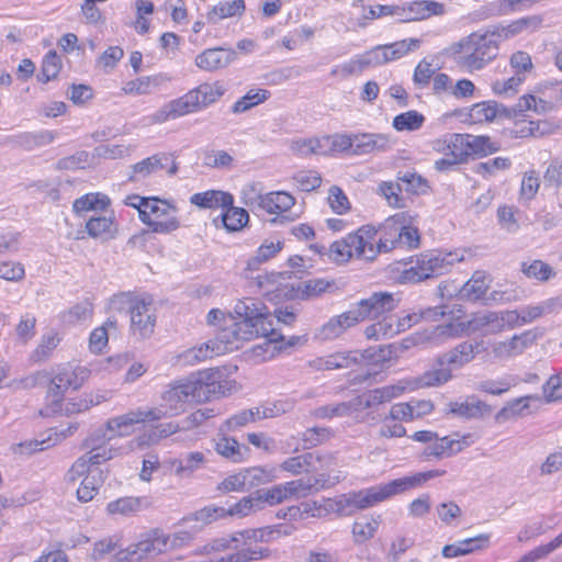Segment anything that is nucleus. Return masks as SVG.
<instances>
[{"label": "nucleus", "instance_id": "1", "mask_svg": "<svg viewBox=\"0 0 562 562\" xmlns=\"http://www.w3.org/2000/svg\"><path fill=\"white\" fill-rule=\"evenodd\" d=\"M233 382L218 369H207L191 373L176 381L162 394L165 414L178 415L186 404L202 403L231 394Z\"/></svg>", "mask_w": 562, "mask_h": 562}, {"label": "nucleus", "instance_id": "2", "mask_svg": "<svg viewBox=\"0 0 562 562\" xmlns=\"http://www.w3.org/2000/svg\"><path fill=\"white\" fill-rule=\"evenodd\" d=\"M445 474V470H430L395 479L386 484L375 485L351 494L345 499L346 506L351 508L350 512L355 509H366L394 495L419 487L427 481Z\"/></svg>", "mask_w": 562, "mask_h": 562}, {"label": "nucleus", "instance_id": "3", "mask_svg": "<svg viewBox=\"0 0 562 562\" xmlns=\"http://www.w3.org/2000/svg\"><path fill=\"white\" fill-rule=\"evenodd\" d=\"M482 350H484L483 340H465L458 344L435 359L434 368L424 372L420 376L422 385L439 386L449 382L453 378V370L461 369L470 363Z\"/></svg>", "mask_w": 562, "mask_h": 562}, {"label": "nucleus", "instance_id": "4", "mask_svg": "<svg viewBox=\"0 0 562 562\" xmlns=\"http://www.w3.org/2000/svg\"><path fill=\"white\" fill-rule=\"evenodd\" d=\"M454 61L472 72L483 69L498 54L497 41L488 34L473 32L451 46Z\"/></svg>", "mask_w": 562, "mask_h": 562}, {"label": "nucleus", "instance_id": "5", "mask_svg": "<svg viewBox=\"0 0 562 562\" xmlns=\"http://www.w3.org/2000/svg\"><path fill=\"white\" fill-rule=\"evenodd\" d=\"M374 237V227L362 226L356 233L334 241L328 248L327 256L337 263H345L353 256L372 261L375 259Z\"/></svg>", "mask_w": 562, "mask_h": 562}, {"label": "nucleus", "instance_id": "6", "mask_svg": "<svg viewBox=\"0 0 562 562\" xmlns=\"http://www.w3.org/2000/svg\"><path fill=\"white\" fill-rule=\"evenodd\" d=\"M234 313L239 322L251 325L250 329H257L258 335L266 337L268 342H280L283 335L273 327V318L262 301L255 297L238 300L234 306Z\"/></svg>", "mask_w": 562, "mask_h": 562}, {"label": "nucleus", "instance_id": "7", "mask_svg": "<svg viewBox=\"0 0 562 562\" xmlns=\"http://www.w3.org/2000/svg\"><path fill=\"white\" fill-rule=\"evenodd\" d=\"M457 254L427 252L416 257L415 266L405 269L401 274L404 283H418L447 273L454 262L459 261Z\"/></svg>", "mask_w": 562, "mask_h": 562}, {"label": "nucleus", "instance_id": "8", "mask_svg": "<svg viewBox=\"0 0 562 562\" xmlns=\"http://www.w3.org/2000/svg\"><path fill=\"white\" fill-rule=\"evenodd\" d=\"M111 308L121 311L127 308L131 314V329L145 338L153 334L156 324V316L153 311L151 301L133 297L127 293H120L112 296Z\"/></svg>", "mask_w": 562, "mask_h": 562}, {"label": "nucleus", "instance_id": "9", "mask_svg": "<svg viewBox=\"0 0 562 562\" xmlns=\"http://www.w3.org/2000/svg\"><path fill=\"white\" fill-rule=\"evenodd\" d=\"M396 179L397 183L384 181L379 186V191L393 207H405V199L401 195L403 186L406 192L416 195L426 194L430 190L428 180L414 170L398 171Z\"/></svg>", "mask_w": 562, "mask_h": 562}, {"label": "nucleus", "instance_id": "10", "mask_svg": "<svg viewBox=\"0 0 562 562\" xmlns=\"http://www.w3.org/2000/svg\"><path fill=\"white\" fill-rule=\"evenodd\" d=\"M499 312H486L474 315L467 323H447L436 326L430 336V340L440 338H456L462 336L464 331H480L486 329L487 333H499Z\"/></svg>", "mask_w": 562, "mask_h": 562}, {"label": "nucleus", "instance_id": "11", "mask_svg": "<svg viewBox=\"0 0 562 562\" xmlns=\"http://www.w3.org/2000/svg\"><path fill=\"white\" fill-rule=\"evenodd\" d=\"M370 350H366V353H359L358 351H339L325 357H318L308 362V366L315 370H335V369H347L352 364L358 363L361 359L372 358L375 362H384L391 358V346L380 347L379 353H369Z\"/></svg>", "mask_w": 562, "mask_h": 562}, {"label": "nucleus", "instance_id": "12", "mask_svg": "<svg viewBox=\"0 0 562 562\" xmlns=\"http://www.w3.org/2000/svg\"><path fill=\"white\" fill-rule=\"evenodd\" d=\"M232 324L223 327L216 336V352L224 353L238 350L243 347L244 342L250 341L257 337V329H250L251 325L234 321L231 318Z\"/></svg>", "mask_w": 562, "mask_h": 562}, {"label": "nucleus", "instance_id": "13", "mask_svg": "<svg viewBox=\"0 0 562 562\" xmlns=\"http://www.w3.org/2000/svg\"><path fill=\"white\" fill-rule=\"evenodd\" d=\"M167 551V533L160 528H153L139 536L138 541L127 549L125 559L138 562L148 557H156Z\"/></svg>", "mask_w": 562, "mask_h": 562}, {"label": "nucleus", "instance_id": "14", "mask_svg": "<svg viewBox=\"0 0 562 562\" xmlns=\"http://www.w3.org/2000/svg\"><path fill=\"white\" fill-rule=\"evenodd\" d=\"M398 305V300L390 292H374L355 304L361 321L385 317Z\"/></svg>", "mask_w": 562, "mask_h": 562}, {"label": "nucleus", "instance_id": "15", "mask_svg": "<svg viewBox=\"0 0 562 562\" xmlns=\"http://www.w3.org/2000/svg\"><path fill=\"white\" fill-rule=\"evenodd\" d=\"M196 111H199V102L196 95L190 90L182 97L164 104L150 116V121L153 123H164Z\"/></svg>", "mask_w": 562, "mask_h": 562}, {"label": "nucleus", "instance_id": "16", "mask_svg": "<svg viewBox=\"0 0 562 562\" xmlns=\"http://www.w3.org/2000/svg\"><path fill=\"white\" fill-rule=\"evenodd\" d=\"M295 203V199L285 191L270 192L267 194L258 195V205L270 214H278L271 220L272 224H283L290 222L291 218L288 215H281L289 211Z\"/></svg>", "mask_w": 562, "mask_h": 562}, {"label": "nucleus", "instance_id": "17", "mask_svg": "<svg viewBox=\"0 0 562 562\" xmlns=\"http://www.w3.org/2000/svg\"><path fill=\"white\" fill-rule=\"evenodd\" d=\"M403 218V214H396L385 220L379 229L374 228L375 235L379 234V240L374 246L375 256L398 248L401 232L404 229Z\"/></svg>", "mask_w": 562, "mask_h": 562}, {"label": "nucleus", "instance_id": "18", "mask_svg": "<svg viewBox=\"0 0 562 562\" xmlns=\"http://www.w3.org/2000/svg\"><path fill=\"white\" fill-rule=\"evenodd\" d=\"M236 59L232 48L214 47L203 50L195 57V65L206 71H215L228 66Z\"/></svg>", "mask_w": 562, "mask_h": 562}, {"label": "nucleus", "instance_id": "19", "mask_svg": "<svg viewBox=\"0 0 562 562\" xmlns=\"http://www.w3.org/2000/svg\"><path fill=\"white\" fill-rule=\"evenodd\" d=\"M400 10L403 13L402 22L425 20L432 15H442L446 12L445 4L434 0L412 1L400 7Z\"/></svg>", "mask_w": 562, "mask_h": 562}, {"label": "nucleus", "instance_id": "20", "mask_svg": "<svg viewBox=\"0 0 562 562\" xmlns=\"http://www.w3.org/2000/svg\"><path fill=\"white\" fill-rule=\"evenodd\" d=\"M132 199L138 201L139 218L144 224H148L154 221L151 215H154L156 218H161L168 216L170 212H176L175 206L165 200H160L157 196L144 198L134 194Z\"/></svg>", "mask_w": 562, "mask_h": 562}, {"label": "nucleus", "instance_id": "21", "mask_svg": "<svg viewBox=\"0 0 562 562\" xmlns=\"http://www.w3.org/2000/svg\"><path fill=\"white\" fill-rule=\"evenodd\" d=\"M111 439L112 436L106 438L105 431L103 429H99L86 440L85 446L90 448V450L86 452L85 456L92 468H98L97 465H100L114 457V452L116 451L115 449L106 448L101 445L103 440Z\"/></svg>", "mask_w": 562, "mask_h": 562}, {"label": "nucleus", "instance_id": "22", "mask_svg": "<svg viewBox=\"0 0 562 562\" xmlns=\"http://www.w3.org/2000/svg\"><path fill=\"white\" fill-rule=\"evenodd\" d=\"M171 155L168 153L154 154L132 166V172L127 177L128 182H138L150 175L165 168Z\"/></svg>", "mask_w": 562, "mask_h": 562}, {"label": "nucleus", "instance_id": "23", "mask_svg": "<svg viewBox=\"0 0 562 562\" xmlns=\"http://www.w3.org/2000/svg\"><path fill=\"white\" fill-rule=\"evenodd\" d=\"M491 413L492 407L480 400L450 402L446 409V414H451L465 419L481 418L490 415Z\"/></svg>", "mask_w": 562, "mask_h": 562}, {"label": "nucleus", "instance_id": "24", "mask_svg": "<svg viewBox=\"0 0 562 562\" xmlns=\"http://www.w3.org/2000/svg\"><path fill=\"white\" fill-rule=\"evenodd\" d=\"M353 143V155L386 151L390 148V137L385 134H355Z\"/></svg>", "mask_w": 562, "mask_h": 562}, {"label": "nucleus", "instance_id": "25", "mask_svg": "<svg viewBox=\"0 0 562 562\" xmlns=\"http://www.w3.org/2000/svg\"><path fill=\"white\" fill-rule=\"evenodd\" d=\"M215 451L234 463L246 461L251 452L248 446L241 445L226 435L220 436L215 441Z\"/></svg>", "mask_w": 562, "mask_h": 562}, {"label": "nucleus", "instance_id": "26", "mask_svg": "<svg viewBox=\"0 0 562 562\" xmlns=\"http://www.w3.org/2000/svg\"><path fill=\"white\" fill-rule=\"evenodd\" d=\"M324 459H330V457L306 452L285 459L281 463L280 468L293 475H299L303 472L316 471L317 468L315 467V462H322Z\"/></svg>", "mask_w": 562, "mask_h": 562}, {"label": "nucleus", "instance_id": "27", "mask_svg": "<svg viewBox=\"0 0 562 562\" xmlns=\"http://www.w3.org/2000/svg\"><path fill=\"white\" fill-rule=\"evenodd\" d=\"M190 202L201 209H216L233 204L234 198L229 192L209 190L191 195Z\"/></svg>", "mask_w": 562, "mask_h": 562}, {"label": "nucleus", "instance_id": "28", "mask_svg": "<svg viewBox=\"0 0 562 562\" xmlns=\"http://www.w3.org/2000/svg\"><path fill=\"white\" fill-rule=\"evenodd\" d=\"M463 447L464 441L452 439L449 436L441 438L437 436V439H434V441L424 449L423 454L441 459L460 452Z\"/></svg>", "mask_w": 562, "mask_h": 562}, {"label": "nucleus", "instance_id": "29", "mask_svg": "<svg viewBox=\"0 0 562 562\" xmlns=\"http://www.w3.org/2000/svg\"><path fill=\"white\" fill-rule=\"evenodd\" d=\"M507 106L498 104L496 101H483L471 106L469 116L472 122H491L497 116L505 117Z\"/></svg>", "mask_w": 562, "mask_h": 562}, {"label": "nucleus", "instance_id": "30", "mask_svg": "<svg viewBox=\"0 0 562 562\" xmlns=\"http://www.w3.org/2000/svg\"><path fill=\"white\" fill-rule=\"evenodd\" d=\"M464 135V148L468 151V159L471 156L485 157L499 150L497 143L492 142L490 136L486 135Z\"/></svg>", "mask_w": 562, "mask_h": 562}, {"label": "nucleus", "instance_id": "31", "mask_svg": "<svg viewBox=\"0 0 562 562\" xmlns=\"http://www.w3.org/2000/svg\"><path fill=\"white\" fill-rule=\"evenodd\" d=\"M105 479L106 475L103 470L92 469L91 473H88V475L82 479L77 490V498L82 503L92 501Z\"/></svg>", "mask_w": 562, "mask_h": 562}, {"label": "nucleus", "instance_id": "32", "mask_svg": "<svg viewBox=\"0 0 562 562\" xmlns=\"http://www.w3.org/2000/svg\"><path fill=\"white\" fill-rule=\"evenodd\" d=\"M434 148L438 151L449 150L448 156L458 159L460 162H468V151L464 148L463 134H450L445 139L434 142Z\"/></svg>", "mask_w": 562, "mask_h": 562}, {"label": "nucleus", "instance_id": "33", "mask_svg": "<svg viewBox=\"0 0 562 562\" xmlns=\"http://www.w3.org/2000/svg\"><path fill=\"white\" fill-rule=\"evenodd\" d=\"M488 289L484 271H475L472 278L460 289V297L470 302L482 299Z\"/></svg>", "mask_w": 562, "mask_h": 562}, {"label": "nucleus", "instance_id": "34", "mask_svg": "<svg viewBox=\"0 0 562 562\" xmlns=\"http://www.w3.org/2000/svg\"><path fill=\"white\" fill-rule=\"evenodd\" d=\"M405 387L400 385H386L366 392V408H373L381 404L391 402L393 398L398 397Z\"/></svg>", "mask_w": 562, "mask_h": 562}, {"label": "nucleus", "instance_id": "35", "mask_svg": "<svg viewBox=\"0 0 562 562\" xmlns=\"http://www.w3.org/2000/svg\"><path fill=\"white\" fill-rule=\"evenodd\" d=\"M205 463L204 453L194 451L186 453L173 461L175 472L180 477H190L194 471L199 470Z\"/></svg>", "mask_w": 562, "mask_h": 562}, {"label": "nucleus", "instance_id": "36", "mask_svg": "<svg viewBox=\"0 0 562 562\" xmlns=\"http://www.w3.org/2000/svg\"><path fill=\"white\" fill-rule=\"evenodd\" d=\"M246 10L244 0H233L232 2H220L214 5L207 13L206 19L211 23H216L220 20L240 16Z\"/></svg>", "mask_w": 562, "mask_h": 562}, {"label": "nucleus", "instance_id": "37", "mask_svg": "<svg viewBox=\"0 0 562 562\" xmlns=\"http://www.w3.org/2000/svg\"><path fill=\"white\" fill-rule=\"evenodd\" d=\"M191 92L196 95L199 110H201L217 101L225 93V88L220 81L204 82L191 89Z\"/></svg>", "mask_w": 562, "mask_h": 562}, {"label": "nucleus", "instance_id": "38", "mask_svg": "<svg viewBox=\"0 0 562 562\" xmlns=\"http://www.w3.org/2000/svg\"><path fill=\"white\" fill-rule=\"evenodd\" d=\"M224 209L225 211L222 214V223L227 232H239L247 225L249 214L245 209L234 206L233 204L227 205Z\"/></svg>", "mask_w": 562, "mask_h": 562}, {"label": "nucleus", "instance_id": "39", "mask_svg": "<svg viewBox=\"0 0 562 562\" xmlns=\"http://www.w3.org/2000/svg\"><path fill=\"white\" fill-rule=\"evenodd\" d=\"M546 329L543 327H535L526 330L519 335H514L509 340L515 356L521 355L527 348L535 345L540 338L544 336Z\"/></svg>", "mask_w": 562, "mask_h": 562}, {"label": "nucleus", "instance_id": "40", "mask_svg": "<svg viewBox=\"0 0 562 562\" xmlns=\"http://www.w3.org/2000/svg\"><path fill=\"white\" fill-rule=\"evenodd\" d=\"M110 205V199L100 193H89L76 199L72 205L75 213L86 211H104Z\"/></svg>", "mask_w": 562, "mask_h": 562}, {"label": "nucleus", "instance_id": "41", "mask_svg": "<svg viewBox=\"0 0 562 562\" xmlns=\"http://www.w3.org/2000/svg\"><path fill=\"white\" fill-rule=\"evenodd\" d=\"M271 93L266 89L249 90L244 97L238 99L232 106L234 114L244 113L254 106L263 103L270 98Z\"/></svg>", "mask_w": 562, "mask_h": 562}, {"label": "nucleus", "instance_id": "42", "mask_svg": "<svg viewBox=\"0 0 562 562\" xmlns=\"http://www.w3.org/2000/svg\"><path fill=\"white\" fill-rule=\"evenodd\" d=\"M335 290H337V286L334 280L322 278L311 279L299 285V291L302 292L303 299L319 296L326 292H334Z\"/></svg>", "mask_w": 562, "mask_h": 562}, {"label": "nucleus", "instance_id": "43", "mask_svg": "<svg viewBox=\"0 0 562 562\" xmlns=\"http://www.w3.org/2000/svg\"><path fill=\"white\" fill-rule=\"evenodd\" d=\"M60 342V337L57 333H49L43 335L40 344L31 353V360L33 362L46 361Z\"/></svg>", "mask_w": 562, "mask_h": 562}, {"label": "nucleus", "instance_id": "44", "mask_svg": "<svg viewBox=\"0 0 562 562\" xmlns=\"http://www.w3.org/2000/svg\"><path fill=\"white\" fill-rule=\"evenodd\" d=\"M257 499H259L260 506L263 503L269 504L270 506L280 504L291 497V494L288 491L286 482L283 484L274 485L270 488H260L257 490Z\"/></svg>", "mask_w": 562, "mask_h": 562}, {"label": "nucleus", "instance_id": "45", "mask_svg": "<svg viewBox=\"0 0 562 562\" xmlns=\"http://www.w3.org/2000/svg\"><path fill=\"white\" fill-rule=\"evenodd\" d=\"M61 69V60L55 50H49L43 58L37 80L46 83L55 79Z\"/></svg>", "mask_w": 562, "mask_h": 562}, {"label": "nucleus", "instance_id": "46", "mask_svg": "<svg viewBox=\"0 0 562 562\" xmlns=\"http://www.w3.org/2000/svg\"><path fill=\"white\" fill-rule=\"evenodd\" d=\"M283 247V243L278 241H265L257 250L255 257L250 258L247 265L248 270H257L262 263L274 257Z\"/></svg>", "mask_w": 562, "mask_h": 562}, {"label": "nucleus", "instance_id": "47", "mask_svg": "<svg viewBox=\"0 0 562 562\" xmlns=\"http://www.w3.org/2000/svg\"><path fill=\"white\" fill-rule=\"evenodd\" d=\"M425 122V116L415 111L411 110L404 113L396 115L393 119V127L396 131H417L419 130Z\"/></svg>", "mask_w": 562, "mask_h": 562}, {"label": "nucleus", "instance_id": "48", "mask_svg": "<svg viewBox=\"0 0 562 562\" xmlns=\"http://www.w3.org/2000/svg\"><path fill=\"white\" fill-rule=\"evenodd\" d=\"M142 498L138 497H121L108 504L106 510L110 515L128 516L140 510Z\"/></svg>", "mask_w": 562, "mask_h": 562}, {"label": "nucleus", "instance_id": "49", "mask_svg": "<svg viewBox=\"0 0 562 562\" xmlns=\"http://www.w3.org/2000/svg\"><path fill=\"white\" fill-rule=\"evenodd\" d=\"M257 420H260V408L254 407L240 411L233 415L225 422V425L228 431H236L239 428Z\"/></svg>", "mask_w": 562, "mask_h": 562}, {"label": "nucleus", "instance_id": "50", "mask_svg": "<svg viewBox=\"0 0 562 562\" xmlns=\"http://www.w3.org/2000/svg\"><path fill=\"white\" fill-rule=\"evenodd\" d=\"M419 45H420L419 40L408 38V40L397 41L392 44L383 45V48L385 50H387V53H386L387 60L391 61V60H395V59L403 57L404 55H406L407 53H409L412 50L417 49L419 47Z\"/></svg>", "mask_w": 562, "mask_h": 562}, {"label": "nucleus", "instance_id": "51", "mask_svg": "<svg viewBox=\"0 0 562 562\" xmlns=\"http://www.w3.org/2000/svg\"><path fill=\"white\" fill-rule=\"evenodd\" d=\"M280 528H282V525L273 528L265 527L259 529H247L236 532L234 536H237L239 538V542L243 541L244 546H248L252 540L260 542L269 541L273 532H281Z\"/></svg>", "mask_w": 562, "mask_h": 562}, {"label": "nucleus", "instance_id": "52", "mask_svg": "<svg viewBox=\"0 0 562 562\" xmlns=\"http://www.w3.org/2000/svg\"><path fill=\"white\" fill-rule=\"evenodd\" d=\"M138 418L136 411L111 418L106 423V430L115 432V436H126L130 434L126 428L139 423Z\"/></svg>", "mask_w": 562, "mask_h": 562}, {"label": "nucleus", "instance_id": "53", "mask_svg": "<svg viewBox=\"0 0 562 562\" xmlns=\"http://www.w3.org/2000/svg\"><path fill=\"white\" fill-rule=\"evenodd\" d=\"M113 223V217L111 216H92L86 223V232L92 238L102 237L111 234Z\"/></svg>", "mask_w": 562, "mask_h": 562}, {"label": "nucleus", "instance_id": "54", "mask_svg": "<svg viewBox=\"0 0 562 562\" xmlns=\"http://www.w3.org/2000/svg\"><path fill=\"white\" fill-rule=\"evenodd\" d=\"M521 270L528 278H533L539 281H548L554 276L553 269L541 260H533L529 265L522 262Z\"/></svg>", "mask_w": 562, "mask_h": 562}, {"label": "nucleus", "instance_id": "55", "mask_svg": "<svg viewBox=\"0 0 562 562\" xmlns=\"http://www.w3.org/2000/svg\"><path fill=\"white\" fill-rule=\"evenodd\" d=\"M543 22L542 15L535 14L529 16H524L518 20L513 21L509 23V33H512L514 36L525 32H535L537 31Z\"/></svg>", "mask_w": 562, "mask_h": 562}, {"label": "nucleus", "instance_id": "56", "mask_svg": "<svg viewBox=\"0 0 562 562\" xmlns=\"http://www.w3.org/2000/svg\"><path fill=\"white\" fill-rule=\"evenodd\" d=\"M218 355L220 353L216 352V342L207 341L198 348L187 350L183 357L188 363H194Z\"/></svg>", "mask_w": 562, "mask_h": 562}, {"label": "nucleus", "instance_id": "57", "mask_svg": "<svg viewBox=\"0 0 562 562\" xmlns=\"http://www.w3.org/2000/svg\"><path fill=\"white\" fill-rule=\"evenodd\" d=\"M262 509L260 506L259 499H257V492L252 493L250 496L241 498L234 506L226 509L227 516H247L251 510Z\"/></svg>", "mask_w": 562, "mask_h": 562}, {"label": "nucleus", "instance_id": "58", "mask_svg": "<svg viewBox=\"0 0 562 562\" xmlns=\"http://www.w3.org/2000/svg\"><path fill=\"white\" fill-rule=\"evenodd\" d=\"M528 400L529 397L526 396L509 402L495 415L496 422L504 423L515 416L520 415L524 409L528 408Z\"/></svg>", "mask_w": 562, "mask_h": 562}, {"label": "nucleus", "instance_id": "59", "mask_svg": "<svg viewBox=\"0 0 562 562\" xmlns=\"http://www.w3.org/2000/svg\"><path fill=\"white\" fill-rule=\"evenodd\" d=\"M446 314L442 306H435V307H427L425 310H422L418 314L413 313L408 314L405 318H403V322L398 324V326L404 327L406 325L407 319V327H411L413 324H416L420 319L426 321H437L439 317H442Z\"/></svg>", "mask_w": 562, "mask_h": 562}, {"label": "nucleus", "instance_id": "60", "mask_svg": "<svg viewBox=\"0 0 562 562\" xmlns=\"http://www.w3.org/2000/svg\"><path fill=\"white\" fill-rule=\"evenodd\" d=\"M328 202L331 210L337 214L341 215L350 210V203L347 195L337 186H333L329 189Z\"/></svg>", "mask_w": 562, "mask_h": 562}, {"label": "nucleus", "instance_id": "61", "mask_svg": "<svg viewBox=\"0 0 562 562\" xmlns=\"http://www.w3.org/2000/svg\"><path fill=\"white\" fill-rule=\"evenodd\" d=\"M435 75V69L432 68V65L427 61L426 59H423L418 63V65L415 67L414 75H413V81L415 86L423 89L426 88Z\"/></svg>", "mask_w": 562, "mask_h": 562}, {"label": "nucleus", "instance_id": "62", "mask_svg": "<svg viewBox=\"0 0 562 562\" xmlns=\"http://www.w3.org/2000/svg\"><path fill=\"white\" fill-rule=\"evenodd\" d=\"M236 552L238 555L237 560H239V562H252L268 558L270 551L267 548H262L257 544L251 546V543H249L248 546H244Z\"/></svg>", "mask_w": 562, "mask_h": 562}, {"label": "nucleus", "instance_id": "63", "mask_svg": "<svg viewBox=\"0 0 562 562\" xmlns=\"http://www.w3.org/2000/svg\"><path fill=\"white\" fill-rule=\"evenodd\" d=\"M379 522L374 519H360L352 526V533L358 541H366L373 537L376 531Z\"/></svg>", "mask_w": 562, "mask_h": 562}, {"label": "nucleus", "instance_id": "64", "mask_svg": "<svg viewBox=\"0 0 562 562\" xmlns=\"http://www.w3.org/2000/svg\"><path fill=\"white\" fill-rule=\"evenodd\" d=\"M301 191L310 192L321 187L322 178L317 172L300 171L293 178Z\"/></svg>", "mask_w": 562, "mask_h": 562}]
</instances>
